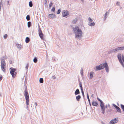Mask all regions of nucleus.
I'll return each mask as SVG.
<instances>
[{
	"label": "nucleus",
	"mask_w": 124,
	"mask_h": 124,
	"mask_svg": "<svg viewBox=\"0 0 124 124\" xmlns=\"http://www.w3.org/2000/svg\"><path fill=\"white\" fill-rule=\"evenodd\" d=\"M73 29L75 33L76 37L80 39L82 36V34L81 30L79 29V27L77 26H76L74 28H73Z\"/></svg>",
	"instance_id": "nucleus-1"
},
{
	"label": "nucleus",
	"mask_w": 124,
	"mask_h": 124,
	"mask_svg": "<svg viewBox=\"0 0 124 124\" xmlns=\"http://www.w3.org/2000/svg\"><path fill=\"white\" fill-rule=\"evenodd\" d=\"M27 89H26L24 91V95L25 96L26 101V105L27 106V107L28 108V105L29 104V95L28 92H27Z\"/></svg>",
	"instance_id": "nucleus-2"
},
{
	"label": "nucleus",
	"mask_w": 124,
	"mask_h": 124,
	"mask_svg": "<svg viewBox=\"0 0 124 124\" xmlns=\"http://www.w3.org/2000/svg\"><path fill=\"white\" fill-rule=\"evenodd\" d=\"M97 99L100 102V106L102 112L103 114H104L105 111V107L104 103L99 98L97 97Z\"/></svg>",
	"instance_id": "nucleus-3"
},
{
	"label": "nucleus",
	"mask_w": 124,
	"mask_h": 124,
	"mask_svg": "<svg viewBox=\"0 0 124 124\" xmlns=\"http://www.w3.org/2000/svg\"><path fill=\"white\" fill-rule=\"evenodd\" d=\"M10 74L13 78L15 77L17 74V72H16V69L13 68H10Z\"/></svg>",
	"instance_id": "nucleus-4"
},
{
	"label": "nucleus",
	"mask_w": 124,
	"mask_h": 124,
	"mask_svg": "<svg viewBox=\"0 0 124 124\" xmlns=\"http://www.w3.org/2000/svg\"><path fill=\"white\" fill-rule=\"evenodd\" d=\"M101 67V69L105 68L107 72H108L109 71L108 67L106 62L104 64H101L100 65Z\"/></svg>",
	"instance_id": "nucleus-5"
},
{
	"label": "nucleus",
	"mask_w": 124,
	"mask_h": 124,
	"mask_svg": "<svg viewBox=\"0 0 124 124\" xmlns=\"http://www.w3.org/2000/svg\"><path fill=\"white\" fill-rule=\"evenodd\" d=\"M1 69L4 72H5L6 70L5 69V66L6 63L5 62L4 60L2 59L1 60Z\"/></svg>",
	"instance_id": "nucleus-6"
},
{
	"label": "nucleus",
	"mask_w": 124,
	"mask_h": 124,
	"mask_svg": "<svg viewBox=\"0 0 124 124\" xmlns=\"http://www.w3.org/2000/svg\"><path fill=\"white\" fill-rule=\"evenodd\" d=\"M122 55L120 54H118L117 56V57L118 58V60L119 62H120L121 64L123 66H124V64L122 60L121 57H122Z\"/></svg>",
	"instance_id": "nucleus-7"
},
{
	"label": "nucleus",
	"mask_w": 124,
	"mask_h": 124,
	"mask_svg": "<svg viewBox=\"0 0 124 124\" xmlns=\"http://www.w3.org/2000/svg\"><path fill=\"white\" fill-rule=\"evenodd\" d=\"M69 12L67 10H63L62 11V16L63 17H65L69 15Z\"/></svg>",
	"instance_id": "nucleus-8"
},
{
	"label": "nucleus",
	"mask_w": 124,
	"mask_h": 124,
	"mask_svg": "<svg viewBox=\"0 0 124 124\" xmlns=\"http://www.w3.org/2000/svg\"><path fill=\"white\" fill-rule=\"evenodd\" d=\"M118 121V119L115 118L113 119H112L111 121L109 123L110 124H113L117 123Z\"/></svg>",
	"instance_id": "nucleus-9"
},
{
	"label": "nucleus",
	"mask_w": 124,
	"mask_h": 124,
	"mask_svg": "<svg viewBox=\"0 0 124 124\" xmlns=\"http://www.w3.org/2000/svg\"><path fill=\"white\" fill-rule=\"evenodd\" d=\"M113 105L115 108L117 110V111L121 113V111L120 108L117 106L115 104H113Z\"/></svg>",
	"instance_id": "nucleus-10"
},
{
	"label": "nucleus",
	"mask_w": 124,
	"mask_h": 124,
	"mask_svg": "<svg viewBox=\"0 0 124 124\" xmlns=\"http://www.w3.org/2000/svg\"><path fill=\"white\" fill-rule=\"evenodd\" d=\"M48 18L50 19H53L56 17L55 16L54 14H49L48 15Z\"/></svg>",
	"instance_id": "nucleus-11"
},
{
	"label": "nucleus",
	"mask_w": 124,
	"mask_h": 124,
	"mask_svg": "<svg viewBox=\"0 0 124 124\" xmlns=\"http://www.w3.org/2000/svg\"><path fill=\"white\" fill-rule=\"evenodd\" d=\"M92 105L94 106H97L98 105V103L96 101H93L92 102Z\"/></svg>",
	"instance_id": "nucleus-12"
},
{
	"label": "nucleus",
	"mask_w": 124,
	"mask_h": 124,
	"mask_svg": "<svg viewBox=\"0 0 124 124\" xmlns=\"http://www.w3.org/2000/svg\"><path fill=\"white\" fill-rule=\"evenodd\" d=\"M16 45L17 47L19 49H20L22 48V46L20 44H17Z\"/></svg>",
	"instance_id": "nucleus-13"
},
{
	"label": "nucleus",
	"mask_w": 124,
	"mask_h": 124,
	"mask_svg": "<svg viewBox=\"0 0 124 124\" xmlns=\"http://www.w3.org/2000/svg\"><path fill=\"white\" fill-rule=\"evenodd\" d=\"M80 93V92L78 89H77L75 91V95L79 94Z\"/></svg>",
	"instance_id": "nucleus-14"
},
{
	"label": "nucleus",
	"mask_w": 124,
	"mask_h": 124,
	"mask_svg": "<svg viewBox=\"0 0 124 124\" xmlns=\"http://www.w3.org/2000/svg\"><path fill=\"white\" fill-rule=\"evenodd\" d=\"M81 98V96L80 95L77 96L76 97V99L78 101H79Z\"/></svg>",
	"instance_id": "nucleus-15"
},
{
	"label": "nucleus",
	"mask_w": 124,
	"mask_h": 124,
	"mask_svg": "<svg viewBox=\"0 0 124 124\" xmlns=\"http://www.w3.org/2000/svg\"><path fill=\"white\" fill-rule=\"evenodd\" d=\"M119 50V49L118 48H118H115V49H113L112 50V52H116V51H118Z\"/></svg>",
	"instance_id": "nucleus-16"
},
{
	"label": "nucleus",
	"mask_w": 124,
	"mask_h": 124,
	"mask_svg": "<svg viewBox=\"0 0 124 124\" xmlns=\"http://www.w3.org/2000/svg\"><path fill=\"white\" fill-rule=\"evenodd\" d=\"M93 72H91L90 73V78L91 79L93 77Z\"/></svg>",
	"instance_id": "nucleus-17"
},
{
	"label": "nucleus",
	"mask_w": 124,
	"mask_h": 124,
	"mask_svg": "<svg viewBox=\"0 0 124 124\" xmlns=\"http://www.w3.org/2000/svg\"><path fill=\"white\" fill-rule=\"evenodd\" d=\"M96 70H100L101 69V67L100 65L98 66H97L96 67Z\"/></svg>",
	"instance_id": "nucleus-18"
},
{
	"label": "nucleus",
	"mask_w": 124,
	"mask_h": 124,
	"mask_svg": "<svg viewBox=\"0 0 124 124\" xmlns=\"http://www.w3.org/2000/svg\"><path fill=\"white\" fill-rule=\"evenodd\" d=\"M30 40V39L28 37H26L25 39V42L26 43H28Z\"/></svg>",
	"instance_id": "nucleus-19"
},
{
	"label": "nucleus",
	"mask_w": 124,
	"mask_h": 124,
	"mask_svg": "<svg viewBox=\"0 0 124 124\" xmlns=\"http://www.w3.org/2000/svg\"><path fill=\"white\" fill-rule=\"evenodd\" d=\"M26 19L27 21L30 20V16L29 15H27L26 16Z\"/></svg>",
	"instance_id": "nucleus-20"
},
{
	"label": "nucleus",
	"mask_w": 124,
	"mask_h": 124,
	"mask_svg": "<svg viewBox=\"0 0 124 124\" xmlns=\"http://www.w3.org/2000/svg\"><path fill=\"white\" fill-rule=\"evenodd\" d=\"M89 25L90 26H93L95 25V23L94 22H93L92 23L90 22L89 23Z\"/></svg>",
	"instance_id": "nucleus-21"
},
{
	"label": "nucleus",
	"mask_w": 124,
	"mask_h": 124,
	"mask_svg": "<svg viewBox=\"0 0 124 124\" xmlns=\"http://www.w3.org/2000/svg\"><path fill=\"white\" fill-rule=\"evenodd\" d=\"M119 50H124V46H122L120 47H118Z\"/></svg>",
	"instance_id": "nucleus-22"
},
{
	"label": "nucleus",
	"mask_w": 124,
	"mask_h": 124,
	"mask_svg": "<svg viewBox=\"0 0 124 124\" xmlns=\"http://www.w3.org/2000/svg\"><path fill=\"white\" fill-rule=\"evenodd\" d=\"M39 36H40V38L42 39H43V35L42 34H40L39 35Z\"/></svg>",
	"instance_id": "nucleus-23"
},
{
	"label": "nucleus",
	"mask_w": 124,
	"mask_h": 124,
	"mask_svg": "<svg viewBox=\"0 0 124 124\" xmlns=\"http://www.w3.org/2000/svg\"><path fill=\"white\" fill-rule=\"evenodd\" d=\"M39 82L40 83H42L43 82V78H40L39 79Z\"/></svg>",
	"instance_id": "nucleus-24"
},
{
	"label": "nucleus",
	"mask_w": 124,
	"mask_h": 124,
	"mask_svg": "<svg viewBox=\"0 0 124 124\" xmlns=\"http://www.w3.org/2000/svg\"><path fill=\"white\" fill-rule=\"evenodd\" d=\"M47 0H44L45 1V6H46L47 5Z\"/></svg>",
	"instance_id": "nucleus-25"
},
{
	"label": "nucleus",
	"mask_w": 124,
	"mask_h": 124,
	"mask_svg": "<svg viewBox=\"0 0 124 124\" xmlns=\"http://www.w3.org/2000/svg\"><path fill=\"white\" fill-rule=\"evenodd\" d=\"M31 23L30 22H28V27H30L31 26Z\"/></svg>",
	"instance_id": "nucleus-26"
},
{
	"label": "nucleus",
	"mask_w": 124,
	"mask_h": 124,
	"mask_svg": "<svg viewBox=\"0 0 124 124\" xmlns=\"http://www.w3.org/2000/svg\"><path fill=\"white\" fill-rule=\"evenodd\" d=\"M39 35L40 34H42V31L40 29H39Z\"/></svg>",
	"instance_id": "nucleus-27"
},
{
	"label": "nucleus",
	"mask_w": 124,
	"mask_h": 124,
	"mask_svg": "<svg viewBox=\"0 0 124 124\" xmlns=\"http://www.w3.org/2000/svg\"><path fill=\"white\" fill-rule=\"evenodd\" d=\"M88 20L89 21V23L92 22L93 21V20L90 17H89L88 18Z\"/></svg>",
	"instance_id": "nucleus-28"
},
{
	"label": "nucleus",
	"mask_w": 124,
	"mask_h": 124,
	"mask_svg": "<svg viewBox=\"0 0 124 124\" xmlns=\"http://www.w3.org/2000/svg\"><path fill=\"white\" fill-rule=\"evenodd\" d=\"M29 5L30 7H32V4L31 1H30L29 2Z\"/></svg>",
	"instance_id": "nucleus-29"
},
{
	"label": "nucleus",
	"mask_w": 124,
	"mask_h": 124,
	"mask_svg": "<svg viewBox=\"0 0 124 124\" xmlns=\"http://www.w3.org/2000/svg\"><path fill=\"white\" fill-rule=\"evenodd\" d=\"M121 108L123 109V111H124V105L122 104H121Z\"/></svg>",
	"instance_id": "nucleus-30"
},
{
	"label": "nucleus",
	"mask_w": 124,
	"mask_h": 124,
	"mask_svg": "<svg viewBox=\"0 0 124 124\" xmlns=\"http://www.w3.org/2000/svg\"><path fill=\"white\" fill-rule=\"evenodd\" d=\"M33 61L35 63H36L37 61V58L35 57L33 59Z\"/></svg>",
	"instance_id": "nucleus-31"
},
{
	"label": "nucleus",
	"mask_w": 124,
	"mask_h": 124,
	"mask_svg": "<svg viewBox=\"0 0 124 124\" xmlns=\"http://www.w3.org/2000/svg\"><path fill=\"white\" fill-rule=\"evenodd\" d=\"M61 12V9L59 8L57 12V14H59Z\"/></svg>",
	"instance_id": "nucleus-32"
},
{
	"label": "nucleus",
	"mask_w": 124,
	"mask_h": 124,
	"mask_svg": "<svg viewBox=\"0 0 124 124\" xmlns=\"http://www.w3.org/2000/svg\"><path fill=\"white\" fill-rule=\"evenodd\" d=\"M87 98L88 99V101L89 102V103H90V99L89 98V95H88V94H87Z\"/></svg>",
	"instance_id": "nucleus-33"
},
{
	"label": "nucleus",
	"mask_w": 124,
	"mask_h": 124,
	"mask_svg": "<svg viewBox=\"0 0 124 124\" xmlns=\"http://www.w3.org/2000/svg\"><path fill=\"white\" fill-rule=\"evenodd\" d=\"M8 36L7 35V34H5L4 36V38L5 39H6L7 37Z\"/></svg>",
	"instance_id": "nucleus-34"
},
{
	"label": "nucleus",
	"mask_w": 124,
	"mask_h": 124,
	"mask_svg": "<svg viewBox=\"0 0 124 124\" xmlns=\"http://www.w3.org/2000/svg\"><path fill=\"white\" fill-rule=\"evenodd\" d=\"M51 10L52 11H53V12L55 10V8L54 7H53L52 8Z\"/></svg>",
	"instance_id": "nucleus-35"
},
{
	"label": "nucleus",
	"mask_w": 124,
	"mask_h": 124,
	"mask_svg": "<svg viewBox=\"0 0 124 124\" xmlns=\"http://www.w3.org/2000/svg\"><path fill=\"white\" fill-rule=\"evenodd\" d=\"M79 85H80V86L81 88V90H83V88L82 86V84L81 83Z\"/></svg>",
	"instance_id": "nucleus-36"
},
{
	"label": "nucleus",
	"mask_w": 124,
	"mask_h": 124,
	"mask_svg": "<svg viewBox=\"0 0 124 124\" xmlns=\"http://www.w3.org/2000/svg\"><path fill=\"white\" fill-rule=\"evenodd\" d=\"M77 19H75L73 20V23H75L77 22Z\"/></svg>",
	"instance_id": "nucleus-37"
},
{
	"label": "nucleus",
	"mask_w": 124,
	"mask_h": 124,
	"mask_svg": "<svg viewBox=\"0 0 124 124\" xmlns=\"http://www.w3.org/2000/svg\"><path fill=\"white\" fill-rule=\"evenodd\" d=\"M53 5V3L52 2H51L50 3V4H49V7H51V6H52V5Z\"/></svg>",
	"instance_id": "nucleus-38"
},
{
	"label": "nucleus",
	"mask_w": 124,
	"mask_h": 124,
	"mask_svg": "<svg viewBox=\"0 0 124 124\" xmlns=\"http://www.w3.org/2000/svg\"><path fill=\"white\" fill-rule=\"evenodd\" d=\"M81 92L82 93L83 96L84 97L85 95H84V92L83 90H81Z\"/></svg>",
	"instance_id": "nucleus-39"
},
{
	"label": "nucleus",
	"mask_w": 124,
	"mask_h": 124,
	"mask_svg": "<svg viewBox=\"0 0 124 124\" xmlns=\"http://www.w3.org/2000/svg\"><path fill=\"white\" fill-rule=\"evenodd\" d=\"M25 68L26 69H28V65L27 64L25 67Z\"/></svg>",
	"instance_id": "nucleus-40"
},
{
	"label": "nucleus",
	"mask_w": 124,
	"mask_h": 124,
	"mask_svg": "<svg viewBox=\"0 0 124 124\" xmlns=\"http://www.w3.org/2000/svg\"><path fill=\"white\" fill-rule=\"evenodd\" d=\"M107 12H106L105 13V16L106 17V16H107Z\"/></svg>",
	"instance_id": "nucleus-41"
},
{
	"label": "nucleus",
	"mask_w": 124,
	"mask_h": 124,
	"mask_svg": "<svg viewBox=\"0 0 124 124\" xmlns=\"http://www.w3.org/2000/svg\"><path fill=\"white\" fill-rule=\"evenodd\" d=\"M2 77H0V80H1L2 79Z\"/></svg>",
	"instance_id": "nucleus-42"
},
{
	"label": "nucleus",
	"mask_w": 124,
	"mask_h": 124,
	"mask_svg": "<svg viewBox=\"0 0 124 124\" xmlns=\"http://www.w3.org/2000/svg\"><path fill=\"white\" fill-rule=\"evenodd\" d=\"M7 2H8V4H9V1H7Z\"/></svg>",
	"instance_id": "nucleus-43"
},
{
	"label": "nucleus",
	"mask_w": 124,
	"mask_h": 124,
	"mask_svg": "<svg viewBox=\"0 0 124 124\" xmlns=\"http://www.w3.org/2000/svg\"><path fill=\"white\" fill-rule=\"evenodd\" d=\"M55 78V76H54L53 77V78L54 79Z\"/></svg>",
	"instance_id": "nucleus-44"
},
{
	"label": "nucleus",
	"mask_w": 124,
	"mask_h": 124,
	"mask_svg": "<svg viewBox=\"0 0 124 124\" xmlns=\"http://www.w3.org/2000/svg\"><path fill=\"white\" fill-rule=\"evenodd\" d=\"M103 124H104V123H103Z\"/></svg>",
	"instance_id": "nucleus-45"
}]
</instances>
